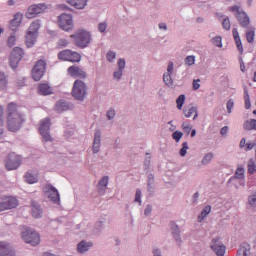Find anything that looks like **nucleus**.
<instances>
[{"label": "nucleus", "instance_id": "1", "mask_svg": "<svg viewBox=\"0 0 256 256\" xmlns=\"http://www.w3.org/2000/svg\"><path fill=\"white\" fill-rule=\"evenodd\" d=\"M25 123V115L19 113L17 110V104L11 102L8 104V118H7V125L8 129L15 133L19 131L23 124Z\"/></svg>", "mask_w": 256, "mask_h": 256}, {"label": "nucleus", "instance_id": "2", "mask_svg": "<svg viewBox=\"0 0 256 256\" xmlns=\"http://www.w3.org/2000/svg\"><path fill=\"white\" fill-rule=\"evenodd\" d=\"M70 37L71 39H74V44L76 47H79V49H85L86 47H89L91 41H93L91 32L85 29H78Z\"/></svg>", "mask_w": 256, "mask_h": 256}, {"label": "nucleus", "instance_id": "3", "mask_svg": "<svg viewBox=\"0 0 256 256\" xmlns=\"http://www.w3.org/2000/svg\"><path fill=\"white\" fill-rule=\"evenodd\" d=\"M22 239L25 243L32 245V247H37L41 243V236L39 233L31 228H25L22 231Z\"/></svg>", "mask_w": 256, "mask_h": 256}, {"label": "nucleus", "instance_id": "4", "mask_svg": "<svg viewBox=\"0 0 256 256\" xmlns=\"http://www.w3.org/2000/svg\"><path fill=\"white\" fill-rule=\"evenodd\" d=\"M87 95V84L83 80H76L72 89V97L77 101H84Z\"/></svg>", "mask_w": 256, "mask_h": 256}, {"label": "nucleus", "instance_id": "5", "mask_svg": "<svg viewBox=\"0 0 256 256\" xmlns=\"http://www.w3.org/2000/svg\"><path fill=\"white\" fill-rule=\"evenodd\" d=\"M51 118H45L40 121L39 132L43 141L46 143H53V137H51Z\"/></svg>", "mask_w": 256, "mask_h": 256}, {"label": "nucleus", "instance_id": "6", "mask_svg": "<svg viewBox=\"0 0 256 256\" xmlns=\"http://www.w3.org/2000/svg\"><path fill=\"white\" fill-rule=\"evenodd\" d=\"M47 11V4L39 3V4H32L28 7L25 17L26 19H35L37 15H41V13H45Z\"/></svg>", "mask_w": 256, "mask_h": 256}, {"label": "nucleus", "instance_id": "7", "mask_svg": "<svg viewBox=\"0 0 256 256\" xmlns=\"http://www.w3.org/2000/svg\"><path fill=\"white\" fill-rule=\"evenodd\" d=\"M23 57H25V52L23 51V48L21 47L13 48L9 58V65L11 69H17Z\"/></svg>", "mask_w": 256, "mask_h": 256}, {"label": "nucleus", "instance_id": "8", "mask_svg": "<svg viewBox=\"0 0 256 256\" xmlns=\"http://www.w3.org/2000/svg\"><path fill=\"white\" fill-rule=\"evenodd\" d=\"M44 195L49 198L55 205H60L61 197L59 196V191L53 185L48 184L43 188Z\"/></svg>", "mask_w": 256, "mask_h": 256}, {"label": "nucleus", "instance_id": "9", "mask_svg": "<svg viewBox=\"0 0 256 256\" xmlns=\"http://www.w3.org/2000/svg\"><path fill=\"white\" fill-rule=\"evenodd\" d=\"M58 25L62 31H72L73 25V15L63 13L58 17Z\"/></svg>", "mask_w": 256, "mask_h": 256}, {"label": "nucleus", "instance_id": "10", "mask_svg": "<svg viewBox=\"0 0 256 256\" xmlns=\"http://www.w3.org/2000/svg\"><path fill=\"white\" fill-rule=\"evenodd\" d=\"M45 67H47V63L43 60H38L35 66L32 69V79L34 81H41L43 75H45Z\"/></svg>", "mask_w": 256, "mask_h": 256}, {"label": "nucleus", "instance_id": "11", "mask_svg": "<svg viewBox=\"0 0 256 256\" xmlns=\"http://www.w3.org/2000/svg\"><path fill=\"white\" fill-rule=\"evenodd\" d=\"M210 249H212L213 253L217 256H225V251H227V247L223 244L221 238L212 239Z\"/></svg>", "mask_w": 256, "mask_h": 256}, {"label": "nucleus", "instance_id": "12", "mask_svg": "<svg viewBox=\"0 0 256 256\" xmlns=\"http://www.w3.org/2000/svg\"><path fill=\"white\" fill-rule=\"evenodd\" d=\"M5 165L8 171H13L15 169H18L19 165H21V156L15 153L9 154L6 159Z\"/></svg>", "mask_w": 256, "mask_h": 256}, {"label": "nucleus", "instance_id": "13", "mask_svg": "<svg viewBox=\"0 0 256 256\" xmlns=\"http://www.w3.org/2000/svg\"><path fill=\"white\" fill-rule=\"evenodd\" d=\"M170 231L177 247H181L183 245V238H181V229L178 225L175 224V222H171Z\"/></svg>", "mask_w": 256, "mask_h": 256}, {"label": "nucleus", "instance_id": "14", "mask_svg": "<svg viewBox=\"0 0 256 256\" xmlns=\"http://www.w3.org/2000/svg\"><path fill=\"white\" fill-rule=\"evenodd\" d=\"M237 21L239 22L240 27L243 29H247V27H251V18L245 11L238 12L235 14Z\"/></svg>", "mask_w": 256, "mask_h": 256}, {"label": "nucleus", "instance_id": "15", "mask_svg": "<svg viewBox=\"0 0 256 256\" xmlns=\"http://www.w3.org/2000/svg\"><path fill=\"white\" fill-rule=\"evenodd\" d=\"M17 205H18L17 198L8 197L4 201L0 202V212L7 211V209H15Z\"/></svg>", "mask_w": 256, "mask_h": 256}, {"label": "nucleus", "instance_id": "16", "mask_svg": "<svg viewBox=\"0 0 256 256\" xmlns=\"http://www.w3.org/2000/svg\"><path fill=\"white\" fill-rule=\"evenodd\" d=\"M75 109V106L65 100H60L55 105V111L57 113H63L64 111H73Z\"/></svg>", "mask_w": 256, "mask_h": 256}, {"label": "nucleus", "instance_id": "17", "mask_svg": "<svg viewBox=\"0 0 256 256\" xmlns=\"http://www.w3.org/2000/svg\"><path fill=\"white\" fill-rule=\"evenodd\" d=\"M68 74L70 77H79L80 79H85L87 77V72L75 65L68 68Z\"/></svg>", "mask_w": 256, "mask_h": 256}, {"label": "nucleus", "instance_id": "18", "mask_svg": "<svg viewBox=\"0 0 256 256\" xmlns=\"http://www.w3.org/2000/svg\"><path fill=\"white\" fill-rule=\"evenodd\" d=\"M101 151V130H96L92 146V153L97 155Z\"/></svg>", "mask_w": 256, "mask_h": 256}, {"label": "nucleus", "instance_id": "19", "mask_svg": "<svg viewBox=\"0 0 256 256\" xmlns=\"http://www.w3.org/2000/svg\"><path fill=\"white\" fill-rule=\"evenodd\" d=\"M0 256H15V249L5 242H0Z\"/></svg>", "mask_w": 256, "mask_h": 256}, {"label": "nucleus", "instance_id": "20", "mask_svg": "<svg viewBox=\"0 0 256 256\" xmlns=\"http://www.w3.org/2000/svg\"><path fill=\"white\" fill-rule=\"evenodd\" d=\"M0 256H15V249L5 242H0Z\"/></svg>", "mask_w": 256, "mask_h": 256}, {"label": "nucleus", "instance_id": "21", "mask_svg": "<svg viewBox=\"0 0 256 256\" xmlns=\"http://www.w3.org/2000/svg\"><path fill=\"white\" fill-rule=\"evenodd\" d=\"M31 207L32 217H34V219H41V217H43V208H41V204L37 203L36 201H32Z\"/></svg>", "mask_w": 256, "mask_h": 256}, {"label": "nucleus", "instance_id": "22", "mask_svg": "<svg viewBox=\"0 0 256 256\" xmlns=\"http://www.w3.org/2000/svg\"><path fill=\"white\" fill-rule=\"evenodd\" d=\"M21 21H23V14L16 13L14 18L10 21L9 28L11 31H17L19 25H21Z\"/></svg>", "mask_w": 256, "mask_h": 256}, {"label": "nucleus", "instance_id": "23", "mask_svg": "<svg viewBox=\"0 0 256 256\" xmlns=\"http://www.w3.org/2000/svg\"><path fill=\"white\" fill-rule=\"evenodd\" d=\"M147 191L149 197L153 196V194L155 193V175H153V173L148 174Z\"/></svg>", "mask_w": 256, "mask_h": 256}, {"label": "nucleus", "instance_id": "24", "mask_svg": "<svg viewBox=\"0 0 256 256\" xmlns=\"http://www.w3.org/2000/svg\"><path fill=\"white\" fill-rule=\"evenodd\" d=\"M236 256H251V244L243 242L240 245Z\"/></svg>", "mask_w": 256, "mask_h": 256}, {"label": "nucleus", "instance_id": "25", "mask_svg": "<svg viewBox=\"0 0 256 256\" xmlns=\"http://www.w3.org/2000/svg\"><path fill=\"white\" fill-rule=\"evenodd\" d=\"M89 0H66V3L68 5H71V7H74V9H85L87 7V3Z\"/></svg>", "mask_w": 256, "mask_h": 256}, {"label": "nucleus", "instance_id": "26", "mask_svg": "<svg viewBox=\"0 0 256 256\" xmlns=\"http://www.w3.org/2000/svg\"><path fill=\"white\" fill-rule=\"evenodd\" d=\"M91 247H93V242L82 240L77 244V251L81 254L87 253Z\"/></svg>", "mask_w": 256, "mask_h": 256}, {"label": "nucleus", "instance_id": "27", "mask_svg": "<svg viewBox=\"0 0 256 256\" xmlns=\"http://www.w3.org/2000/svg\"><path fill=\"white\" fill-rule=\"evenodd\" d=\"M183 113H184L185 117H187V119H189V117H191L193 115V113H195V115L193 117V121H195V119H197V117H199L197 107H195V106L184 107Z\"/></svg>", "mask_w": 256, "mask_h": 256}, {"label": "nucleus", "instance_id": "28", "mask_svg": "<svg viewBox=\"0 0 256 256\" xmlns=\"http://www.w3.org/2000/svg\"><path fill=\"white\" fill-rule=\"evenodd\" d=\"M234 41L236 43V47L241 54H243V43L241 42V37L239 36V31L237 28H233L232 30Z\"/></svg>", "mask_w": 256, "mask_h": 256}, {"label": "nucleus", "instance_id": "29", "mask_svg": "<svg viewBox=\"0 0 256 256\" xmlns=\"http://www.w3.org/2000/svg\"><path fill=\"white\" fill-rule=\"evenodd\" d=\"M38 93L40 95H52L53 94V88L49 86V84H40L38 86Z\"/></svg>", "mask_w": 256, "mask_h": 256}, {"label": "nucleus", "instance_id": "30", "mask_svg": "<svg viewBox=\"0 0 256 256\" xmlns=\"http://www.w3.org/2000/svg\"><path fill=\"white\" fill-rule=\"evenodd\" d=\"M243 129H245V131H256V119L244 121Z\"/></svg>", "mask_w": 256, "mask_h": 256}, {"label": "nucleus", "instance_id": "31", "mask_svg": "<svg viewBox=\"0 0 256 256\" xmlns=\"http://www.w3.org/2000/svg\"><path fill=\"white\" fill-rule=\"evenodd\" d=\"M39 29H41V24L39 23V20H36L31 23L30 27L28 28V33L38 35Z\"/></svg>", "mask_w": 256, "mask_h": 256}, {"label": "nucleus", "instance_id": "32", "mask_svg": "<svg viewBox=\"0 0 256 256\" xmlns=\"http://www.w3.org/2000/svg\"><path fill=\"white\" fill-rule=\"evenodd\" d=\"M246 29V39L248 43H253V41H255V28L253 26H249Z\"/></svg>", "mask_w": 256, "mask_h": 256}, {"label": "nucleus", "instance_id": "33", "mask_svg": "<svg viewBox=\"0 0 256 256\" xmlns=\"http://www.w3.org/2000/svg\"><path fill=\"white\" fill-rule=\"evenodd\" d=\"M36 41H37V35L27 32V34H26V46L28 48H31V47H33V45H35Z\"/></svg>", "mask_w": 256, "mask_h": 256}, {"label": "nucleus", "instance_id": "34", "mask_svg": "<svg viewBox=\"0 0 256 256\" xmlns=\"http://www.w3.org/2000/svg\"><path fill=\"white\" fill-rule=\"evenodd\" d=\"M213 157H215L213 152L206 153L201 160V165H204V166L209 165V163H211V161H213Z\"/></svg>", "mask_w": 256, "mask_h": 256}, {"label": "nucleus", "instance_id": "35", "mask_svg": "<svg viewBox=\"0 0 256 256\" xmlns=\"http://www.w3.org/2000/svg\"><path fill=\"white\" fill-rule=\"evenodd\" d=\"M68 61L72 63H79V61H81V54L70 50Z\"/></svg>", "mask_w": 256, "mask_h": 256}, {"label": "nucleus", "instance_id": "36", "mask_svg": "<svg viewBox=\"0 0 256 256\" xmlns=\"http://www.w3.org/2000/svg\"><path fill=\"white\" fill-rule=\"evenodd\" d=\"M107 185H109V176H104L98 182V187H99L100 191H105V189H107Z\"/></svg>", "mask_w": 256, "mask_h": 256}, {"label": "nucleus", "instance_id": "37", "mask_svg": "<svg viewBox=\"0 0 256 256\" xmlns=\"http://www.w3.org/2000/svg\"><path fill=\"white\" fill-rule=\"evenodd\" d=\"M24 177H25L26 183H29V185H33V183H37V181H39L37 177H35L33 174L29 172H27Z\"/></svg>", "mask_w": 256, "mask_h": 256}, {"label": "nucleus", "instance_id": "38", "mask_svg": "<svg viewBox=\"0 0 256 256\" xmlns=\"http://www.w3.org/2000/svg\"><path fill=\"white\" fill-rule=\"evenodd\" d=\"M244 101H245V109H251V98L249 97V92L247 87H244Z\"/></svg>", "mask_w": 256, "mask_h": 256}, {"label": "nucleus", "instance_id": "39", "mask_svg": "<svg viewBox=\"0 0 256 256\" xmlns=\"http://www.w3.org/2000/svg\"><path fill=\"white\" fill-rule=\"evenodd\" d=\"M71 53V50H63L58 53V59L61 61H69V55Z\"/></svg>", "mask_w": 256, "mask_h": 256}, {"label": "nucleus", "instance_id": "40", "mask_svg": "<svg viewBox=\"0 0 256 256\" xmlns=\"http://www.w3.org/2000/svg\"><path fill=\"white\" fill-rule=\"evenodd\" d=\"M247 167H248V173H250V175H253V173H256V164L253 158H251L248 161Z\"/></svg>", "mask_w": 256, "mask_h": 256}, {"label": "nucleus", "instance_id": "41", "mask_svg": "<svg viewBox=\"0 0 256 256\" xmlns=\"http://www.w3.org/2000/svg\"><path fill=\"white\" fill-rule=\"evenodd\" d=\"M163 81L167 87H173V78L171 77V74L165 73L163 75Z\"/></svg>", "mask_w": 256, "mask_h": 256}, {"label": "nucleus", "instance_id": "42", "mask_svg": "<svg viewBox=\"0 0 256 256\" xmlns=\"http://www.w3.org/2000/svg\"><path fill=\"white\" fill-rule=\"evenodd\" d=\"M209 213H211V205H207L203 208L201 215L198 217V219H201V221H203V219H205V217H207Z\"/></svg>", "mask_w": 256, "mask_h": 256}, {"label": "nucleus", "instance_id": "43", "mask_svg": "<svg viewBox=\"0 0 256 256\" xmlns=\"http://www.w3.org/2000/svg\"><path fill=\"white\" fill-rule=\"evenodd\" d=\"M234 177L235 179H245V169L243 167H238Z\"/></svg>", "mask_w": 256, "mask_h": 256}, {"label": "nucleus", "instance_id": "44", "mask_svg": "<svg viewBox=\"0 0 256 256\" xmlns=\"http://www.w3.org/2000/svg\"><path fill=\"white\" fill-rule=\"evenodd\" d=\"M177 109H183V105H185V95L182 94L176 99Z\"/></svg>", "mask_w": 256, "mask_h": 256}, {"label": "nucleus", "instance_id": "45", "mask_svg": "<svg viewBox=\"0 0 256 256\" xmlns=\"http://www.w3.org/2000/svg\"><path fill=\"white\" fill-rule=\"evenodd\" d=\"M117 57V53L115 51L109 50L106 54V59L109 63H113Z\"/></svg>", "mask_w": 256, "mask_h": 256}, {"label": "nucleus", "instance_id": "46", "mask_svg": "<svg viewBox=\"0 0 256 256\" xmlns=\"http://www.w3.org/2000/svg\"><path fill=\"white\" fill-rule=\"evenodd\" d=\"M17 42V38L15 37V32H12L7 40L8 47H14L15 43Z\"/></svg>", "mask_w": 256, "mask_h": 256}, {"label": "nucleus", "instance_id": "47", "mask_svg": "<svg viewBox=\"0 0 256 256\" xmlns=\"http://www.w3.org/2000/svg\"><path fill=\"white\" fill-rule=\"evenodd\" d=\"M248 204L250 205V207H252V209H255V207H256V192H254L253 194H251L248 197Z\"/></svg>", "mask_w": 256, "mask_h": 256}, {"label": "nucleus", "instance_id": "48", "mask_svg": "<svg viewBox=\"0 0 256 256\" xmlns=\"http://www.w3.org/2000/svg\"><path fill=\"white\" fill-rule=\"evenodd\" d=\"M182 138H183V132H181L179 130L173 132L172 139H174V141H176V143H179V141H181Z\"/></svg>", "mask_w": 256, "mask_h": 256}, {"label": "nucleus", "instance_id": "49", "mask_svg": "<svg viewBox=\"0 0 256 256\" xmlns=\"http://www.w3.org/2000/svg\"><path fill=\"white\" fill-rule=\"evenodd\" d=\"M189 149V144L187 142L182 143V148L179 151V155L181 157H185L187 155V150Z\"/></svg>", "mask_w": 256, "mask_h": 256}, {"label": "nucleus", "instance_id": "50", "mask_svg": "<svg viewBox=\"0 0 256 256\" xmlns=\"http://www.w3.org/2000/svg\"><path fill=\"white\" fill-rule=\"evenodd\" d=\"M115 115H117V112L113 108H110L106 112V117H107L108 121H113V119H115Z\"/></svg>", "mask_w": 256, "mask_h": 256}, {"label": "nucleus", "instance_id": "51", "mask_svg": "<svg viewBox=\"0 0 256 256\" xmlns=\"http://www.w3.org/2000/svg\"><path fill=\"white\" fill-rule=\"evenodd\" d=\"M222 27L226 31H229L231 29V20H229V17H225L222 21Z\"/></svg>", "mask_w": 256, "mask_h": 256}, {"label": "nucleus", "instance_id": "52", "mask_svg": "<svg viewBox=\"0 0 256 256\" xmlns=\"http://www.w3.org/2000/svg\"><path fill=\"white\" fill-rule=\"evenodd\" d=\"M6 86H7V77L5 76V74L0 73V87L1 89H5Z\"/></svg>", "mask_w": 256, "mask_h": 256}, {"label": "nucleus", "instance_id": "53", "mask_svg": "<svg viewBox=\"0 0 256 256\" xmlns=\"http://www.w3.org/2000/svg\"><path fill=\"white\" fill-rule=\"evenodd\" d=\"M212 43L213 45H215L216 47H223L222 44V38L220 36H216L212 39Z\"/></svg>", "mask_w": 256, "mask_h": 256}, {"label": "nucleus", "instance_id": "54", "mask_svg": "<svg viewBox=\"0 0 256 256\" xmlns=\"http://www.w3.org/2000/svg\"><path fill=\"white\" fill-rule=\"evenodd\" d=\"M121 77H123V70L117 69L116 71L113 72V78L116 81H121Z\"/></svg>", "mask_w": 256, "mask_h": 256}, {"label": "nucleus", "instance_id": "55", "mask_svg": "<svg viewBox=\"0 0 256 256\" xmlns=\"http://www.w3.org/2000/svg\"><path fill=\"white\" fill-rule=\"evenodd\" d=\"M151 169V156H147L144 160V171Z\"/></svg>", "mask_w": 256, "mask_h": 256}, {"label": "nucleus", "instance_id": "56", "mask_svg": "<svg viewBox=\"0 0 256 256\" xmlns=\"http://www.w3.org/2000/svg\"><path fill=\"white\" fill-rule=\"evenodd\" d=\"M125 65H126V62H125V59H124V58L118 59V61H117L118 70L124 71Z\"/></svg>", "mask_w": 256, "mask_h": 256}, {"label": "nucleus", "instance_id": "57", "mask_svg": "<svg viewBox=\"0 0 256 256\" xmlns=\"http://www.w3.org/2000/svg\"><path fill=\"white\" fill-rule=\"evenodd\" d=\"M185 64L188 65L189 67H191V65H195V56L193 55L187 56L185 58Z\"/></svg>", "mask_w": 256, "mask_h": 256}, {"label": "nucleus", "instance_id": "58", "mask_svg": "<svg viewBox=\"0 0 256 256\" xmlns=\"http://www.w3.org/2000/svg\"><path fill=\"white\" fill-rule=\"evenodd\" d=\"M141 189H136V194H135V199H134V203H139V205H141L142 201H141Z\"/></svg>", "mask_w": 256, "mask_h": 256}, {"label": "nucleus", "instance_id": "59", "mask_svg": "<svg viewBox=\"0 0 256 256\" xmlns=\"http://www.w3.org/2000/svg\"><path fill=\"white\" fill-rule=\"evenodd\" d=\"M98 31L100 33H105L107 31V22H101L98 24Z\"/></svg>", "mask_w": 256, "mask_h": 256}, {"label": "nucleus", "instance_id": "60", "mask_svg": "<svg viewBox=\"0 0 256 256\" xmlns=\"http://www.w3.org/2000/svg\"><path fill=\"white\" fill-rule=\"evenodd\" d=\"M152 211H153V206H151L150 204H147L146 208L144 209V215L146 217H149V215H151Z\"/></svg>", "mask_w": 256, "mask_h": 256}, {"label": "nucleus", "instance_id": "61", "mask_svg": "<svg viewBox=\"0 0 256 256\" xmlns=\"http://www.w3.org/2000/svg\"><path fill=\"white\" fill-rule=\"evenodd\" d=\"M235 105V102H233V99L228 100L227 102V113H231L233 106Z\"/></svg>", "mask_w": 256, "mask_h": 256}, {"label": "nucleus", "instance_id": "62", "mask_svg": "<svg viewBox=\"0 0 256 256\" xmlns=\"http://www.w3.org/2000/svg\"><path fill=\"white\" fill-rule=\"evenodd\" d=\"M201 80L200 79H197V80H193V90L194 91H197L199 90V88L201 87Z\"/></svg>", "mask_w": 256, "mask_h": 256}, {"label": "nucleus", "instance_id": "63", "mask_svg": "<svg viewBox=\"0 0 256 256\" xmlns=\"http://www.w3.org/2000/svg\"><path fill=\"white\" fill-rule=\"evenodd\" d=\"M69 45V41L67 39H60L58 41V47H67Z\"/></svg>", "mask_w": 256, "mask_h": 256}, {"label": "nucleus", "instance_id": "64", "mask_svg": "<svg viewBox=\"0 0 256 256\" xmlns=\"http://www.w3.org/2000/svg\"><path fill=\"white\" fill-rule=\"evenodd\" d=\"M152 253H153V256H163L161 249L159 248H153Z\"/></svg>", "mask_w": 256, "mask_h": 256}]
</instances>
